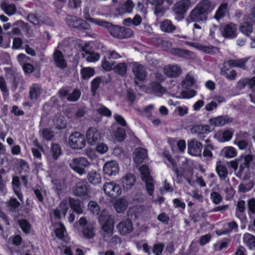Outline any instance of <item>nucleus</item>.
<instances>
[{
    "label": "nucleus",
    "mask_w": 255,
    "mask_h": 255,
    "mask_svg": "<svg viewBox=\"0 0 255 255\" xmlns=\"http://www.w3.org/2000/svg\"><path fill=\"white\" fill-rule=\"evenodd\" d=\"M211 2L209 0H202L192 10L190 18L194 22L206 20L208 13L212 10Z\"/></svg>",
    "instance_id": "obj_2"
},
{
    "label": "nucleus",
    "mask_w": 255,
    "mask_h": 255,
    "mask_svg": "<svg viewBox=\"0 0 255 255\" xmlns=\"http://www.w3.org/2000/svg\"><path fill=\"white\" fill-rule=\"evenodd\" d=\"M101 26L106 28L110 35L119 39H123L131 37L133 34V31L129 28L118 25L105 20L100 23Z\"/></svg>",
    "instance_id": "obj_1"
},
{
    "label": "nucleus",
    "mask_w": 255,
    "mask_h": 255,
    "mask_svg": "<svg viewBox=\"0 0 255 255\" xmlns=\"http://www.w3.org/2000/svg\"><path fill=\"white\" fill-rule=\"evenodd\" d=\"M163 155L172 164L173 166V170L175 173L177 178H179L183 177V173L179 171V169L177 167V164L175 159L172 158V156L169 154V153L168 152H164Z\"/></svg>",
    "instance_id": "obj_27"
},
{
    "label": "nucleus",
    "mask_w": 255,
    "mask_h": 255,
    "mask_svg": "<svg viewBox=\"0 0 255 255\" xmlns=\"http://www.w3.org/2000/svg\"><path fill=\"white\" fill-rule=\"evenodd\" d=\"M22 69L26 75L32 73L35 70V68L32 64L24 63L22 65Z\"/></svg>",
    "instance_id": "obj_62"
},
{
    "label": "nucleus",
    "mask_w": 255,
    "mask_h": 255,
    "mask_svg": "<svg viewBox=\"0 0 255 255\" xmlns=\"http://www.w3.org/2000/svg\"><path fill=\"white\" fill-rule=\"evenodd\" d=\"M23 43L22 39L20 37H15L13 40L12 48L13 49H18L21 48Z\"/></svg>",
    "instance_id": "obj_64"
},
{
    "label": "nucleus",
    "mask_w": 255,
    "mask_h": 255,
    "mask_svg": "<svg viewBox=\"0 0 255 255\" xmlns=\"http://www.w3.org/2000/svg\"><path fill=\"white\" fill-rule=\"evenodd\" d=\"M119 171L118 163L114 160L106 162L103 166V172L108 176L116 175Z\"/></svg>",
    "instance_id": "obj_12"
},
{
    "label": "nucleus",
    "mask_w": 255,
    "mask_h": 255,
    "mask_svg": "<svg viewBox=\"0 0 255 255\" xmlns=\"http://www.w3.org/2000/svg\"><path fill=\"white\" fill-rule=\"evenodd\" d=\"M99 223L102 230L107 234L112 235L115 224V218L105 211H102L99 216Z\"/></svg>",
    "instance_id": "obj_3"
},
{
    "label": "nucleus",
    "mask_w": 255,
    "mask_h": 255,
    "mask_svg": "<svg viewBox=\"0 0 255 255\" xmlns=\"http://www.w3.org/2000/svg\"><path fill=\"white\" fill-rule=\"evenodd\" d=\"M190 4V0H181L176 2L173 8L175 19L178 21L182 20Z\"/></svg>",
    "instance_id": "obj_4"
},
{
    "label": "nucleus",
    "mask_w": 255,
    "mask_h": 255,
    "mask_svg": "<svg viewBox=\"0 0 255 255\" xmlns=\"http://www.w3.org/2000/svg\"><path fill=\"white\" fill-rule=\"evenodd\" d=\"M202 144L195 139H192L188 142V152L193 156H201Z\"/></svg>",
    "instance_id": "obj_11"
},
{
    "label": "nucleus",
    "mask_w": 255,
    "mask_h": 255,
    "mask_svg": "<svg viewBox=\"0 0 255 255\" xmlns=\"http://www.w3.org/2000/svg\"><path fill=\"white\" fill-rule=\"evenodd\" d=\"M253 25L249 22L244 23L240 27V31L248 36L253 32Z\"/></svg>",
    "instance_id": "obj_45"
},
{
    "label": "nucleus",
    "mask_w": 255,
    "mask_h": 255,
    "mask_svg": "<svg viewBox=\"0 0 255 255\" xmlns=\"http://www.w3.org/2000/svg\"><path fill=\"white\" fill-rule=\"evenodd\" d=\"M41 136L44 140L50 141L54 137V132L50 128H44L42 130Z\"/></svg>",
    "instance_id": "obj_47"
},
{
    "label": "nucleus",
    "mask_w": 255,
    "mask_h": 255,
    "mask_svg": "<svg viewBox=\"0 0 255 255\" xmlns=\"http://www.w3.org/2000/svg\"><path fill=\"white\" fill-rule=\"evenodd\" d=\"M117 228L121 235H128L133 230L132 222L129 219L122 220L117 225Z\"/></svg>",
    "instance_id": "obj_15"
},
{
    "label": "nucleus",
    "mask_w": 255,
    "mask_h": 255,
    "mask_svg": "<svg viewBox=\"0 0 255 255\" xmlns=\"http://www.w3.org/2000/svg\"><path fill=\"white\" fill-rule=\"evenodd\" d=\"M107 57L105 56L104 59L102 62V68L107 71H110L112 69V67L114 65L113 63H111L110 62L107 60Z\"/></svg>",
    "instance_id": "obj_60"
},
{
    "label": "nucleus",
    "mask_w": 255,
    "mask_h": 255,
    "mask_svg": "<svg viewBox=\"0 0 255 255\" xmlns=\"http://www.w3.org/2000/svg\"><path fill=\"white\" fill-rule=\"evenodd\" d=\"M89 165L90 162L83 157L73 158L69 164L71 168L80 175L86 173V168Z\"/></svg>",
    "instance_id": "obj_6"
},
{
    "label": "nucleus",
    "mask_w": 255,
    "mask_h": 255,
    "mask_svg": "<svg viewBox=\"0 0 255 255\" xmlns=\"http://www.w3.org/2000/svg\"><path fill=\"white\" fill-rule=\"evenodd\" d=\"M82 233L87 239L93 238L95 235L93 232V229L90 225L84 227L82 229Z\"/></svg>",
    "instance_id": "obj_49"
},
{
    "label": "nucleus",
    "mask_w": 255,
    "mask_h": 255,
    "mask_svg": "<svg viewBox=\"0 0 255 255\" xmlns=\"http://www.w3.org/2000/svg\"><path fill=\"white\" fill-rule=\"evenodd\" d=\"M81 92L77 89H74L72 93L67 97V100L71 102L77 101L80 97Z\"/></svg>",
    "instance_id": "obj_54"
},
{
    "label": "nucleus",
    "mask_w": 255,
    "mask_h": 255,
    "mask_svg": "<svg viewBox=\"0 0 255 255\" xmlns=\"http://www.w3.org/2000/svg\"><path fill=\"white\" fill-rule=\"evenodd\" d=\"M224 155L227 158H233L237 155L236 151L233 147H228L225 148Z\"/></svg>",
    "instance_id": "obj_57"
},
{
    "label": "nucleus",
    "mask_w": 255,
    "mask_h": 255,
    "mask_svg": "<svg viewBox=\"0 0 255 255\" xmlns=\"http://www.w3.org/2000/svg\"><path fill=\"white\" fill-rule=\"evenodd\" d=\"M20 205V203L15 198H11L8 202V207L11 211H14Z\"/></svg>",
    "instance_id": "obj_52"
},
{
    "label": "nucleus",
    "mask_w": 255,
    "mask_h": 255,
    "mask_svg": "<svg viewBox=\"0 0 255 255\" xmlns=\"http://www.w3.org/2000/svg\"><path fill=\"white\" fill-rule=\"evenodd\" d=\"M160 28L162 31L168 33L173 32L176 29L175 25L170 20L168 19H164L161 22Z\"/></svg>",
    "instance_id": "obj_25"
},
{
    "label": "nucleus",
    "mask_w": 255,
    "mask_h": 255,
    "mask_svg": "<svg viewBox=\"0 0 255 255\" xmlns=\"http://www.w3.org/2000/svg\"><path fill=\"white\" fill-rule=\"evenodd\" d=\"M115 137L117 141H123L126 138V131L124 128H118L115 132Z\"/></svg>",
    "instance_id": "obj_50"
},
{
    "label": "nucleus",
    "mask_w": 255,
    "mask_h": 255,
    "mask_svg": "<svg viewBox=\"0 0 255 255\" xmlns=\"http://www.w3.org/2000/svg\"><path fill=\"white\" fill-rule=\"evenodd\" d=\"M25 81L21 76L14 75L12 79V87L15 90L18 87L22 88Z\"/></svg>",
    "instance_id": "obj_40"
},
{
    "label": "nucleus",
    "mask_w": 255,
    "mask_h": 255,
    "mask_svg": "<svg viewBox=\"0 0 255 255\" xmlns=\"http://www.w3.org/2000/svg\"><path fill=\"white\" fill-rule=\"evenodd\" d=\"M0 90L2 93L3 98L5 99L8 96V90L7 88L5 79L0 76Z\"/></svg>",
    "instance_id": "obj_48"
},
{
    "label": "nucleus",
    "mask_w": 255,
    "mask_h": 255,
    "mask_svg": "<svg viewBox=\"0 0 255 255\" xmlns=\"http://www.w3.org/2000/svg\"><path fill=\"white\" fill-rule=\"evenodd\" d=\"M105 193L112 198H116L122 193L120 185L114 182H106L103 187Z\"/></svg>",
    "instance_id": "obj_9"
},
{
    "label": "nucleus",
    "mask_w": 255,
    "mask_h": 255,
    "mask_svg": "<svg viewBox=\"0 0 255 255\" xmlns=\"http://www.w3.org/2000/svg\"><path fill=\"white\" fill-rule=\"evenodd\" d=\"M246 209V202L244 200H240L238 201L237 204V207L236 209V216L241 219L240 217V215L239 213H240L241 214H243L245 213Z\"/></svg>",
    "instance_id": "obj_43"
},
{
    "label": "nucleus",
    "mask_w": 255,
    "mask_h": 255,
    "mask_svg": "<svg viewBox=\"0 0 255 255\" xmlns=\"http://www.w3.org/2000/svg\"><path fill=\"white\" fill-rule=\"evenodd\" d=\"M88 209L94 215H99L100 212V207L98 203L94 201H90L88 205Z\"/></svg>",
    "instance_id": "obj_46"
},
{
    "label": "nucleus",
    "mask_w": 255,
    "mask_h": 255,
    "mask_svg": "<svg viewBox=\"0 0 255 255\" xmlns=\"http://www.w3.org/2000/svg\"><path fill=\"white\" fill-rule=\"evenodd\" d=\"M165 74L170 78H177L182 73L181 67L177 65H169L164 68Z\"/></svg>",
    "instance_id": "obj_21"
},
{
    "label": "nucleus",
    "mask_w": 255,
    "mask_h": 255,
    "mask_svg": "<svg viewBox=\"0 0 255 255\" xmlns=\"http://www.w3.org/2000/svg\"><path fill=\"white\" fill-rule=\"evenodd\" d=\"M145 183V188L149 195L153 194L154 189L153 183L151 182L152 179H145L143 180Z\"/></svg>",
    "instance_id": "obj_55"
},
{
    "label": "nucleus",
    "mask_w": 255,
    "mask_h": 255,
    "mask_svg": "<svg viewBox=\"0 0 255 255\" xmlns=\"http://www.w3.org/2000/svg\"><path fill=\"white\" fill-rule=\"evenodd\" d=\"M0 6L2 10L8 16L12 15L16 11V7L14 4H8L3 2L1 4Z\"/></svg>",
    "instance_id": "obj_33"
},
{
    "label": "nucleus",
    "mask_w": 255,
    "mask_h": 255,
    "mask_svg": "<svg viewBox=\"0 0 255 255\" xmlns=\"http://www.w3.org/2000/svg\"><path fill=\"white\" fill-rule=\"evenodd\" d=\"M87 179L91 184L95 185L99 184L101 180L100 174L95 170H92L88 172Z\"/></svg>",
    "instance_id": "obj_30"
},
{
    "label": "nucleus",
    "mask_w": 255,
    "mask_h": 255,
    "mask_svg": "<svg viewBox=\"0 0 255 255\" xmlns=\"http://www.w3.org/2000/svg\"><path fill=\"white\" fill-rule=\"evenodd\" d=\"M97 112L102 116L109 117L112 115L110 110L104 105H102L99 108L97 109Z\"/></svg>",
    "instance_id": "obj_53"
},
{
    "label": "nucleus",
    "mask_w": 255,
    "mask_h": 255,
    "mask_svg": "<svg viewBox=\"0 0 255 255\" xmlns=\"http://www.w3.org/2000/svg\"><path fill=\"white\" fill-rule=\"evenodd\" d=\"M222 35L225 38L234 39L237 36V27L232 23L225 25L222 28Z\"/></svg>",
    "instance_id": "obj_13"
},
{
    "label": "nucleus",
    "mask_w": 255,
    "mask_h": 255,
    "mask_svg": "<svg viewBox=\"0 0 255 255\" xmlns=\"http://www.w3.org/2000/svg\"><path fill=\"white\" fill-rule=\"evenodd\" d=\"M196 48L205 53L210 54H216L219 50L217 47L212 45L205 46L203 44H199L196 46Z\"/></svg>",
    "instance_id": "obj_32"
},
{
    "label": "nucleus",
    "mask_w": 255,
    "mask_h": 255,
    "mask_svg": "<svg viewBox=\"0 0 255 255\" xmlns=\"http://www.w3.org/2000/svg\"><path fill=\"white\" fill-rule=\"evenodd\" d=\"M83 14H84V18L87 20H88L92 22H94L100 26H101V24L100 23H101V22H104L105 21V20L99 19H97V18H93L91 17L88 8H84V11H83Z\"/></svg>",
    "instance_id": "obj_44"
},
{
    "label": "nucleus",
    "mask_w": 255,
    "mask_h": 255,
    "mask_svg": "<svg viewBox=\"0 0 255 255\" xmlns=\"http://www.w3.org/2000/svg\"><path fill=\"white\" fill-rule=\"evenodd\" d=\"M132 72L137 80L140 81L144 80L146 77V72L141 64L137 62L134 63L132 66Z\"/></svg>",
    "instance_id": "obj_19"
},
{
    "label": "nucleus",
    "mask_w": 255,
    "mask_h": 255,
    "mask_svg": "<svg viewBox=\"0 0 255 255\" xmlns=\"http://www.w3.org/2000/svg\"><path fill=\"white\" fill-rule=\"evenodd\" d=\"M243 241L250 249L255 248V236L254 235L249 233L245 234L243 237Z\"/></svg>",
    "instance_id": "obj_36"
},
{
    "label": "nucleus",
    "mask_w": 255,
    "mask_h": 255,
    "mask_svg": "<svg viewBox=\"0 0 255 255\" xmlns=\"http://www.w3.org/2000/svg\"><path fill=\"white\" fill-rule=\"evenodd\" d=\"M114 207L118 213L124 212L127 208L126 201L122 199L117 200L114 205Z\"/></svg>",
    "instance_id": "obj_41"
},
{
    "label": "nucleus",
    "mask_w": 255,
    "mask_h": 255,
    "mask_svg": "<svg viewBox=\"0 0 255 255\" xmlns=\"http://www.w3.org/2000/svg\"><path fill=\"white\" fill-rule=\"evenodd\" d=\"M170 53L172 55L186 59H193L195 56V54L193 52L179 48H171L170 49Z\"/></svg>",
    "instance_id": "obj_14"
},
{
    "label": "nucleus",
    "mask_w": 255,
    "mask_h": 255,
    "mask_svg": "<svg viewBox=\"0 0 255 255\" xmlns=\"http://www.w3.org/2000/svg\"><path fill=\"white\" fill-rule=\"evenodd\" d=\"M164 248L163 243H158L154 245L152 248V252L155 255H160Z\"/></svg>",
    "instance_id": "obj_58"
},
{
    "label": "nucleus",
    "mask_w": 255,
    "mask_h": 255,
    "mask_svg": "<svg viewBox=\"0 0 255 255\" xmlns=\"http://www.w3.org/2000/svg\"><path fill=\"white\" fill-rule=\"evenodd\" d=\"M69 204L71 209L77 214L83 213V210L81 206V202L79 200L74 198L69 197Z\"/></svg>",
    "instance_id": "obj_29"
},
{
    "label": "nucleus",
    "mask_w": 255,
    "mask_h": 255,
    "mask_svg": "<svg viewBox=\"0 0 255 255\" xmlns=\"http://www.w3.org/2000/svg\"><path fill=\"white\" fill-rule=\"evenodd\" d=\"M210 199L212 202L216 205L219 204L223 200L221 194L216 191H212L210 194Z\"/></svg>",
    "instance_id": "obj_51"
},
{
    "label": "nucleus",
    "mask_w": 255,
    "mask_h": 255,
    "mask_svg": "<svg viewBox=\"0 0 255 255\" xmlns=\"http://www.w3.org/2000/svg\"><path fill=\"white\" fill-rule=\"evenodd\" d=\"M90 191V188L88 183L84 181H81L76 183L74 193L76 196L87 200L90 198L89 195Z\"/></svg>",
    "instance_id": "obj_8"
},
{
    "label": "nucleus",
    "mask_w": 255,
    "mask_h": 255,
    "mask_svg": "<svg viewBox=\"0 0 255 255\" xmlns=\"http://www.w3.org/2000/svg\"><path fill=\"white\" fill-rule=\"evenodd\" d=\"M66 24L70 28L78 30H89L90 25L85 20L76 16L68 15L65 19Z\"/></svg>",
    "instance_id": "obj_5"
},
{
    "label": "nucleus",
    "mask_w": 255,
    "mask_h": 255,
    "mask_svg": "<svg viewBox=\"0 0 255 255\" xmlns=\"http://www.w3.org/2000/svg\"><path fill=\"white\" fill-rule=\"evenodd\" d=\"M41 87L38 84L35 83L30 87L29 98L31 101L37 100L41 94Z\"/></svg>",
    "instance_id": "obj_26"
},
{
    "label": "nucleus",
    "mask_w": 255,
    "mask_h": 255,
    "mask_svg": "<svg viewBox=\"0 0 255 255\" xmlns=\"http://www.w3.org/2000/svg\"><path fill=\"white\" fill-rule=\"evenodd\" d=\"M18 222L21 230L24 233L28 234L30 233L31 225L27 220L20 219L18 220Z\"/></svg>",
    "instance_id": "obj_38"
},
{
    "label": "nucleus",
    "mask_w": 255,
    "mask_h": 255,
    "mask_svg": "<svg viewBox=\"0 0 255 255\" xmlns=\"http://www.w3.org/2000/svg\"><path fill=\"white\" fill-rule=\"evenodd\" d=\"M228 3L224 2L221 4L218 7L214 15V18L219 20L226 15L228 11Z\"/></svg>",
    "instance_id": "obj_31"
},
{
    "label": "nucleus",
    "mask_w": 255,
    "mask_h": 255,
    "mask_svg": "<svg viewBox=\"0 0 255 255\" xmlns=\"http://www.w3.org/2000/svg\"><path fill=\"white\" fill-rule=\"evenodd\" d=\"M102 81V80L100 77H97L91 81V91L93 96L96 95L97 91Z\"/></svg>",
    "instance_id": "obj_39"
},
{
    "label": "nucleus",
    "mask_w": 255,
    "mask_h": 255,
    "mask_svg": "<svg viewBox=\"0 0 255 255\" xmlns=\"http://www.w3.org/2000/svg\"><path fill=\"white\" fill-rule=\"evenodd\" d=\"M134 6V3L132 0H127L125 3L120 5L117 8V10L120 14L130 13L132 11Z\"/></svg>",
    "instance_id": "obj_24"
},
{
    "label": "nucleus",
    "mask_w": 255,
    "mask_h": 255,
    "mask_svg": "<svg viewBox=\"0 0 255 255\" xmlns=\"http://www.w3.org/2000/svg\"><path fill=\"white\" fill-rule=\"evenodd\" d=\"M114 71L121 76H124L127 71V65L125 62L119 63L113 68Z\"/></svg>",
    "instance_id": "obj_37"
},
{
    "label": "nucleus",
    "mask_w": 255,
    "mask_h": 255,
    "mask_svg": "<svg viewBox=\"0 0 255 255\" xmlns=\"http://www.w3.org/2000/svg\"><path fill=\"white\" fill-rule=\"evenodd\" d=\"M69 141L70 146L75 149H81L86 145L85 135L78 131L72 133L69 136Z\"/></svg>",
    "instance_id": "obj_7"
},
{
    "label": "nucleus",
    "mask_w": 255,
    "mask_h": 255,
    "mask_svg": "<svg viewBox=\"0 0 255 255\" xmlns=\"http://www.w3.org/2000/svg\"><path fill=\"white\" fill-rule=\"evenodd\" d=\"M80 73L83 80H88L94 75L95 71L91 67H84L81 69Z\"/></svg>",
    "instance_id": "obj_34"
},
{
    "label": "nucleus",
    "mask_w": 255,
    "mask_h": 255,
    "mask_svg": "<svg viewBox=\"0 0 255 255\" xmlns=\"http://www.w3.org/2000/svg\"><path fill=\"white\" fill-rule=\"evenodd\" d=\"M213 149V146L209 144L205 146L204 147L203 155L204 157H212L213 156V153L211 151V150Z\"/></svg>",
    "instance_id": "obj_63"
},
{
    "label": "nucleus",
    "mask_w": 255,
    "mask_h": 255,
    "mask_svg": "<svg viewBox=\"0 0 255 255\" xmlns=\"http://www.w3.org/2000/svg\"><path fill=\"white\" fill-rule=\"evenodd\" d=\"M195 130L196 133H204V134H208L210 132L209 127L207 125H200L195 127Z\"/></svg>",
    "instance_id": "obj_59"
},
{
    "label": "nucleus",
    "mask_w": 255,
    "mask_h": 255,
    "mask_svg": "<svg viewBox=\"0 0 255 255\" xmlns=\"http://www.w3.org/2000/svg\"><path fill=\"white\" fill-rule=\"evenodd\" d=\"M216 171L221 179H225L228 175V170L226 165L221 160L217 161Z\"/></svg>",
    "instance_id": "obj_23"
},
{
    "label": "nucleus",
    "mask_w": 255,
    "mask_h": 255,
    "mask_svg": "<svg viewBox=\"0 0 255 255\" xmlns=\"http://www.w3.org/2000/svg\"><path fill=\"white\" fill-rule=\"evenodd\" d=\"M139 170L142 180L152 179V177L150 175L149 167L146 164H143L140 166Z\"/></svg>",
    "instance_id": "obj_42"
},
{
    "label": "nucleus",
    "mask_w": 255,
    "mask_h": 255,
    "mask_svg": "<svg viewBox=\"0 0 255 255\" xmlns=\"http://www.w3.org/2000/svg\"><path fill=\"white\" fill-rule=\"evenodd\" d=\"M54 61L56 66L60 69H65L67 64L60 50H56L53 54Z\"/></svg>",
    "instance_id": "obj_22"
},
{
    "label": "nucleus",
    "mask_w": 255,
    "mask_h": 255,
    "mask_svg": "<svg viewBox=\"0 0 255 255\" xmlns=\"http://www.w3.org/2000/svg\"><path fill=\"white\" fill-rule=\"evenodd\" d=\"M68 210V205L67 200H63L59 204L58 207L54 210L53 215L56 219H61V214L64 216L66 215Z\"/></svg>",
    "instance_id": "obj_17"
},
{
    "label": "nucleus",
    "mask_w": 255,
    "mask_h": 255,
    "mask_svg": "<svg viewBox=\"0 0 255 255\" xmlns=\"http://www.w3.org/2000/svg\"><path fill=\"white\" fill-rule=\"evenodd\" d=\"M147 157V151L146 149L139 147L133 151V160L136 164H140Z\"/></svg>",
    "instance_id": "obj_20"
},
{
    "label": "nucleus",
    "mask_w": 255,
    "mask_h": 255,
    "mask_svg": "<svg viewBox=\"0 0 255 255\" xmlns=\"http://www.w3.org/2000/svg\"><path fill=\"white\" fill-rule=\"evenodd\" d=\"M147 91L148 92L163 94L165 92V89L159 82L152 81L149 83Z\"/></svg>",
    "instance_id": "obj_28"
},
{
    "label": "nucleus",
    "mask_w": 255,
    "mask_h": 255,
    "mask_svg": "<svg viewBox=\"0 0 255 255\" xmlns=\"http://www.w3.org/2000/svg\"><path fill=\"white\" fill-rule=\"evenodd\" d=\"M136 178L131 173H127L121 179V183L124 190H128L131 188L135 184Z\"/></svg>",
    "instance_id": "obj_18"
},
{
    "label": "nucleus",
    "mask_w": 255,
    "mask_h": 255,
    "mask_svg": "<svg viewBox=\"0 0 255 255\" xmlns=\"http://www.w3.org/2000/svg\"><path fill=\"white\" fill-rule=\"evenodd\" d=\"M233 119L230 117L228 115L220 116L217 117L210 119L209 122L212 126L215 127H220L225 125V124L231 123L233 122Z\"/></svg>",
    "instance_id": "obj_16"
},
{
    "label": "nucleus",
    "mask_w": 255,
    "mask_h": 255,
    "mask_svg": "<svg viewBox=\"0 0 255 255\" xmlns=\"http://www.w3.org/2000/svg\"><path fill=\"white\" fill-rule=\"evenodd\" d=\"M100 55L96 52H92L89 53L87 57V60L88 62H95L99 60Z\"/></svg>",
    "instance_id": "obj_61"
},
{
    "label": "nucleus",
    "mask_w": 255,
    "mask_h": 255,
    "mask_svg": "<svg viewBox=\"0 0 255 255\" xmlns=\"http://www.w3.org/2000/svg\"><path fill=\"white\" fill-rule=\"evenodd\" d=\"M51 153L53 159H58L62 153L61 145L58 143H52L51 146Z\"/></svg>",
    "instance_id": "obj_35"
},
{
    "label": "nucleus",
    "mask_w": 255,
    "mask_h": 255,
    "mask_svg": "<svg viewBox=\"0 0 255 255\" xmlns=\"http://www.w3.org/2000/svg\"><path fill=\"white\" fill-rule=\"evenodd\" d=\"M66 231L65 226L63 224H61L60 228H56L55 230V234L56 236L59 239L63 240L64 238V233Z\"/></svg>",
    "instance_id": "obj_56"
},
{
    "label": "nucleus",
    "mask_w": 255,
    "mask_h": 255,
    "mask_svg": "<svg viewBox=\"0 0 255 255\" xmlns=\"http://www.w3.org/2000/svg\"><path fill=\"white\" fill-rule=\"evenodd\" d=\"M86 134L87 142L90 145L97 144L101 140L100 132L96 128H89L87 130Z\"/></svg>",
    "instance_id": "obj_10"
}]
</instances>
